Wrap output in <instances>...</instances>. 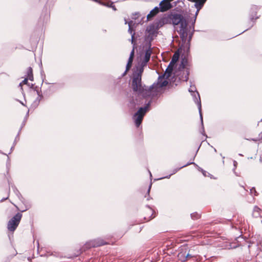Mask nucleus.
Masks as SVG:
<instances>
[{"mask_svg": "<svg viewBox=\"0 0 262 262\" xmlns=\"http://www.w3.org/2000/svg\"><path fill=\"white\" fill-rule=\"evenodd\" d=\"M28 78L31 81L33 80L32 69L31 68H29L28 69Z\"/></svg>", "mask_w": 262, "mask_h": 262, "instance_id": "obj_10", "label": "nucleus"}, {"mask_svg": "<svg viewBox=\"0 0 262 262\" xmlns=\"http://www.w3.org/2000/svg\"><path fill=\"white\" fill-rule=\"evenodd\" d=\"M191 34H190V35H189V40H190V38H191Z\"/></svg>", "mask_w": 262, "mask_h": 262, "instance_id": "obj_17", "label": "nucleus"}, {"mask_svg": "<svg viewBox=\"0 0 262 262\" xmlns=\"http://www.w3.org/2000/svg\"><path fill=\"white\" fill-rule=\"evenodd\" d=\"M21 217V214L17 213L13 217H12L8 223V229L9 230L14 231L17 226Z\"/></svg>", "mask_w": 262, "mask_h": 262, "instance_id": "obj_4", "label": "nucleus"}, {"mask_svg": "<svg viewBox=\"0 0 262 262\" xmlns=\"http://www.w3.org/2000/svg\"><path fill=\"white\" fill-rule=\"evenodd\" d=\"M172 22L174 25H180V28L179 31L183 40H186L188 36V28L186 20L180 15L176 14L173 16Z\"/></svg>", "mask_w": 262, "mask_h": 262, "instance_id": "obj_3", "label": "nucleus"}, {"mask_svg": "<svg viewBox=\"0 0 262 262\" xmlns=\"http://www.w3.org/2000/svg\"><path fill=\"white\" fill-rule=\"evenodd\" d=\"M187 60L185 58H184L182 61V67L183 68H184L187 64Z\"/></svg>", "mask_w": 262, "mask_h": 262, "instance_id": "obj_12", "label": "nucleus"}, {"mask_svg": "<svg viewBox=\"0 0 262 262\" xmlns=\"http://www.w3.org/2000/svg\"><path fill=\"white\" fill-rule=\"evenodd\" d=\"M253 215L255 217H262V211L257 207L254 208Z\"/></svg>", "mask_w": 262, "mask_h": 262, "instance_id": "obj_7", "label": "nucleus"}, {"mask_svg": "<svg viewBox=\"0 0 262 262\" xmlns=\"http://www.w3.org/2000/svg\"><path fill=\"white\" fill-rule=\"evenodd\" d=\"M159 12V8L158 7H155L153 10H152L150 13L148 14L147 16V18L148 19H150L152 17L157 14Z\"/></svg>", "mask_w": 262, "mask_h": 262, "instance_id": "obj_9", "label": "nucleus"}, {"mask_svg": "<svg viewBox=\"0 0 262 262\" xmlns=\"http://www.w3.org/2000/svg\"><path fill=\"white\" fill-rule=\"evenodd\" d=\"M203 174H204L205 176H206V174H205V172H203Z\"/></svg>", "mask_w": 262, "mask_h": 262, "instance_id": "obj_18", "label": "nucleus"}, {"mask_svg": "<svg viewBox=\"0 0 262 262\" xmlns=\"http://www.w3.org/2000/svg\"><path fill=\"white\" fill-rule=\"evenodd\" d=\"M134 55V49H133L130 53V57L129 58L128 63L126 66V71H128L132 66L133 57Z\"/></svg>", "mask_w": 262, "mask_h": 262, "instance_id": "obj_8", "label": "nucleus"}, {"mask_svg": "<svg viewBox=\"0 0 262 262\" xmlns=\"http://www.w3.org/2000/svg\"><path fill=\"white\" fill-rule=\"evenodd\" d=\"M198 108H199V110L201 119V121H202L203 117H202V113H201V104L200 99H199V101H198Z\"/></svg>", "mask_w": 262, "mask_h": 262, "instance_id": "obj_11", "label": "nucleus"}, {"mask_svg": "<svg viewBox=\"0 0 262 262\" xmlns=\"http://www.w3.org/2000/svg\"><path fill=\"white\" fill-rule=\"evenodd\" d=\"M171 7L170 3L167 0L162 1L160 4V8L161 11H165Z\"/></svg>", "mask_w": 262, "mask_h": 262, "instance_id": "obj_6", "label": "nucleus"}, {"mask_svg": "<svg viewBox=\"0 0 262 262\" xmlns=\"http://www.w3.org/2000/svg\"><path fill=\"white\" fill-rule=\"evenodd\" d=\"M178 257H179V258H181V254H179V255H178Z\"/></svg>", "mask_w": 262, "mask_h": 262, "instance_id": "obj_15", "label": "nucleus"}, {"mask_svg": "<svg viewBox=\"0 0 262 262\" xmlns=\"http://www.w3.org/2000/svg\"><path fill=\"white\" fill-rule=\"evenodd\" d=\"M198 15V14L196 15V14H195V18H196V16ZM194 21H195V19H194Z\"/></svg>", "mask_w": 262, "mask_h": 262, "instance_id": "obj_16", "label": "nucleus"}, {"mask_svg": "<svg viewBox=\"0 0 262 262\" xmlns=\"http://www.w3.org/2000/svg\"><path fill=\"white\" fill-rule=\"evenodd\" d=\"M128 26H129V30H128L130 32V33L132 34V38H133L134 35L132 34V31L131 30V23H128Z\"/></svg>", "mask_w": 262, "mask_h": 262, "instance_id": "obj_14", "label": "nucleus"}, {"mask_svg": "<svg viewBox=\"0 0 262 262\" xmlns=\"http://www.w3.org/2000/svg\"><path fill=\"white\" fill-rule=\"evenodd\" d=\"M147 106L144 107H141L134 115V119L137 126H139L141 124L143 116L147 111Z\"/></svg>", "mask_w": 262, "mask_h": 262, "instance_id": "obj_5", "label": "nucleus"}, {"mask_svg": "<svg viewBox=\"0 0 262 262\" xmlns=\"http://www.w3.org/2000/svg\"><path fill=\"white\" fill-rule=\"evenodd\" d=\"M188 48L187 47L186 51L188 52Z\"/></svg>", "mask_w": 262, "mask_h": 262, "instance_id": "obj_19", "label": "nucleus"}, {"mask_svg": "<svg viewBox=\"0 0 262 262\" xmlns=\"http://www.w3.org/2000/svg\"><path fill=\"white\" fill-rule=\"evenodd\" d=\"M151 55V51L148 50L143 55H141L139 60L138 66L134 74L132 86L134 91L142 92V87L141 84V74L143 71V67L149 61Z\"/></svg>", "mask_w": 262, "mask_h": 262, "instance_id": "obj_1", "label": "nucleus"}, {"mask_svg": "<svg viewBox=\"0 0 262 262\" xmlns=\"http://www.w3.org/2000/svg\"><path fill=\"white\" fill-rule=\"evenodd\" d=\"M234 165L235 166V164H236V162H234Z\"/></svg>", "mask_w": 262, "mask_h": 262, "instance_id": "obj_20", "label": "nucleus"}, {"mask_svg": "<svg viewBox=\"0 0 262 262\" xmlns=\"http://www.w3.org/2000/svg\"><path fill=\"white\" fill-rule=\"evenodd\" d=\"M182 51L183 49L181 47L178 50V52L174 54L172 60L166 70L164 75L162 76L159 77L158 79V81L156 85L157 88L165 86L169 83H171L173 81V79L174 78V74L172 73L173 68L174 64L179 59L180 54L182 53Z\"/></svg>", "mask_w": 262, "mask_h": 262, "instance_id": "obj_2", "label": "nucleus"}, {"mask_svg": "<svg viewBox=\"0 0 262 262\" xmlns=\"http://www.w3.org/2000/svg\"><path fill=\"white\" fill-rule=\"evenodd\" d=\"M27 81H28V79H24V80L22 81V82H21V83H20V84H19V85H20V86H21V85H22V84H27Z\"/></svg>", "mask_w": 262, "mask_h": 262, "instance_id": "obj_13", "label": "nucleus"}]
</instances>
